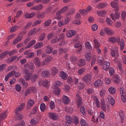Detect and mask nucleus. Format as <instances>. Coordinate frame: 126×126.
Listing matches in <instances>:
<instances>
[{
    "instance_id": "f257e3e1",
    "label": "nucleus",
    "mask_w": 126,
    "mask_h": 126,
    "mask_svg": "<svg viewBox=\"0 0 126 126\" xmlns=\"http://www.w3.org/2000/svg\"><path fill=\"white\" fill-rule=\"evenodd\" d=\"M80 93L78 92L76 95L75 99L78 105V107H79L82 103V98L80 95Z\"/></svg>"
},
{
    "instance_id": "f03ea898",
    "label": "nucleus",
    "mask_w": 126,
    "mask_h": 126,
    "mask_svg": "<svg viewBox=\"0 0 126 126\" xmlns=\"http://www.w3.org/2000/svg\"><path fill=\"white\" fill-rule=\"evenodd\" d=\"M74 47L76 48V51L78 54H80L82 52L81 49L82 48V45L81 43H77L74 45Z\"/></svg>"
},
{
    "instance_id": "7ed1b4c3",
    "label": "nucleus",
    "mask_w": 126,
    "mask_h": 126,
    "mask_svg": "<svg viewBox=\"0 0 126 126\" xmlns=\"http://www.w3.org/2000/svg\"><path fill=\"white\" fill-rule=\"evenodd\" d=\"M24 67L26 68H28L32 70V72H33L34 70H33L34 68V64L31 62H29L27 63L26 64H25L24 66Z\"/></svg>"
},
{
    "instance_id": "20e7f679",
    "label": "nucleus",
    "mask_w": 126,
    "mask_h": 126,
    "mask_svg": "<svg viewBox=\"0 0 126 126\" xmlns=\"http://www.w3.org/2000/svg\"><path fill=\"white\" fill-rule=\"evenodd\" d=\"M48 114L49 118L53 120H56L59 118L58 115L55 113L50 112Z\"/></svg>"
},
{
    "instance_id": "39448f33",
    "label": "nucleus",
    "mask_w": 126,
    "mask_h": 126,
    "mask_svg": "<svg viewBox=\"0 0 126 126\" xmlns=\"http://www.w3.org/2000/svg\"><path fill=\"white\" fill-rule=\"evenodd\" d=\"M52 57L49 56H47L46 59L44 60L41 63L42 65H47L48 63L51 61L52 59Z\"/></svg>"
},
{
    "instance_id": "423d86ee",
    "label": "nucleus",
    "mask_w": 126,
    "mask_h": 126,
    "mask_svg": "<svg viewBox=\"0 0 126 126\" xmlns=\"http://www.w3.org/2000/svg\"><path fill=\"white\" fill-rule=\"evenodd\" d=\"M37 91V89L34 87H30L29 88L26 90L25 96L27 95L30 93L33 92V93H35Z\"/></svg>"
},
{
    "instance_id": "0eeeda50",
    "label": "nucleus",
    "mask_w": 126,
    "mask_h": 126,
    "mask_svg": "<svg viewBox=\"0 0 126 126\" xmlns=\"http://www.w3.org/2000/svg\"><path fill=\"white\" fill-rule=\"evenodd\" d=\"M120 38L119 37H110L109 40L110 42L113 43L117 42L118 45L120 44Z\"/></svg>"
},
{
    "instance_id": "6e6552de",
    "label": "nucleus",
    "mask_w": 126,
    "mask_h": 126,
    "mask_svg": "<svg viewBox=\"0 0 126 126\" xmlns=\"http://www.w3.org/2000/svg\"><path fill=\"white\" fill-rule=\"evenodd\" d=\"M92 78V76L90 74L86 75L82 79L83 81L86 82H88L91 81Z\"/></svg>"
},
{
    "instance_id": "1a4fd4ad",
    "label": "nucleus",
    "mask_w": 126,
    "mask_h": 126,
    "mask_svg": "<svg viewBox=\"0 0 126 126\" xmlns=\"http://www.w3.org/2000/svg\"><path fill=\"white\" fill-rule=\"evenodd\" d=\"M72 122V117L69 116H67L65 117V122L67 126L70 125Z\"/></svg>"
},
{
    "instance_id": "9d476101",
    "label": "nucleus",
    "mask_w": 126,
    "mask_h": 126,
    "mask_svg": "<svg viewBox=\"0 0 126 126\" xmlns=\"http://www.w3.org/2000/svg\"><path fill=\"white\" fill-rule=\"evenodd\" d=\"M76 34V32L73 30H69L67 31L66 36L68 37H71L74 36Z\"/></svg>"
},
{
    "instance_id": "9b49d317",
    "label": "nucleus",
    "mask_w": 126,
    "mask_h": 126,
    "mask_svg": "<svg viewBox=\"0 0 126 126\" xmlns=\"http://www.w3.org/2000/svg\"><path fill=\"white\" fill-rule=\"evenodd\" d=\"M110 55L113 57L117 58L119 56V54L118 51L115 52L114 49H111L110 51Z\"/></svg>"
},
{
    "instance_id": "f8f14e48",
    "label": "nucleus",
    "mask_w": 126,
    "mask_h": 126,
    "mask_svg": "<svg viewBox=\"0 0 126 126\" xmlns=\"http://www.w3.org/2000/svg\"><path fill=\"white\" fill-rule=\"evenodd\" d=\"M62 101L64 104H67L69 103L70 100L68 97L64 95L62 96Z\"/></svg>"
},
{
    "instance_id": "ddd939ff",
    "label": "nucleus",
    "mask_w": 126,
    "mask_h": 126,
    "mask_svg": "<svg viewBox=\"0 0 126 126\" xmlns=\"http://www.w3.org/2000/svg\"><path fill=\"white\" fill-rule=\"evenodd\" d=\"M25 107V104L24 103H22L20 105L18 106V107L15 110V112L17 113H19V111L22 110Z\"/></svg>"
},
{
    "instance_id": "4468645a",
    "label": "nucleus",
    "mask_w": 126,
    "mask_h": 126,
    "mask_svg": "<svg viewBox=\"0 0 126 126\" xmlns=\"http://www.w3.org/2000/svg\"><path fill=\"white\" fill-rule=\"evenodd\" d=\"M110 66V63L109 62L105 61L103 65V68L105 70H107L108 69Z\"/></svg>"
},
{
    "instance_id": "2eb2a0df",
    "label": "nucleus",
    "mask_w": 126,
    "mask_h": 126,
    "mask_svg": "<svg viewBox=\"0 0 126 126\" xmlns=\"http://www.w3.org/2000/svg\"><path fill=\"white\" fill-rule=\"evenodd\" d=\"M35 103L33 99H29L27 101V108L29 109Z\"/></svg>"
},
{
    "instance_id": "dca6fc26",
    "label": "nucleus",
    "mask_w": 126,
    "mask_h": 126,
    "mask_svg": "<svg viewBox=\"0 0 126 126\" xmlns=\"http://www.w3.org/2000/svg\"><path fill=\"white\" fill-rule=\"evenodd\" d=\"M34 12H32L31 13H26L24 16L26 18H30L33 17L35 15Z\"/></svg>"
},
{
    "instance_id": "f3484780",
    "label": "nucleus",
    "mask_w": 126,
    "mask_h": 126,
    "mask_svg": "<svg viewBox=\"0 0 126 126\" xmlns=\"http://www.w3.org/2000/svg\"><path fill=\"white\" fill-rule=\"evenodd\" d=\"M41 76L43 77H48L51 75L49 72L47 70L43 71L41 74Z\"/></svg>"
},
{
    "instance_id": "a211bd4d",
    "label": "nucleus",
    "mask_w": 126,
    "mask_h": 126,
    "mask_svg": "<svg viewBox=\"0 0 126 126\" xmlns=\"http://www.w3.org/2000/svg\"><path fill=\"white\" fill-rule=\"evenodd\" d=\"M62 83L61 81H58L55 83L52 86V88L53 89L57 88L58 87L62 85Z\"/></svg>"
},
{
    "instance_id": "6ab92c4d",
    "label": "nucleus",
    "mask_w": 126,
    "mask_h": 126,
    "mask_svg": "<svg viewBox=\"0 0 126 126\" xmlns=\"http://www.w3.org/2000/svg\"><path fill=\"white\" fill-rule=\"evenodd\" d=\"M104 30L107 34L112 35L114 33V32L112 30L108 28H105Z\"/></svg>"
},
{
    "instance_id": "aec40b11",
    "label": "nucleus",
    "mask_w": 126,
    "mask_h": 126,
    "mask_svg": "<svg viewBox=\"0 0 126 126\" xmlns=\"http://www.w3.org/2000/svg\"><path fill=\"white\" fill-rule=\"evenodd\" d=\"M110 15L112 20H115V19H118L119 18L120 14L116 12L114 14H111Z\"/></svg>"
},
{
    "instance_id": "412c9836",
    "label": "nucleus",
    "mask_w": 126,
    "mask_h": 126,
    "mask_svg": "<svg viewBox=\"0 0 126 126\" xmlns=\"http://www.w3.org/2000/svg\"><path fill=\"white\" fill-rule=\"evenodd\" d=\"M43 5L41 4L38 5L37 6L32 7L31 9L37 11L42 9L43 8Z\"/></svg>"
},
{
    "instance_id": "4be33fe9",
    "label": "nucleus",
    "mask_w": 126,
    "mask_h": 126,
    "mask_svg": "<svg viewBox=\"0 0 126 126\" xmlns=\"http://www.w3.org/2000/svg\"><path fill=\"white\" fill-rule=\"evenodd\" d=\"M33 62L36 65L38 66H40V63L39 59L38 57H35L33 59Z\"/></svg>"
},
{
    "instance_id": "5701e85b",
    "label": "nucleus",
    "mask_w": 126,
    "mask_h": 126,
    "mask_svg": "<svg viewBox=\"0 0 126 126\" xmlns=\"http://www.w3.org/2000/svg\"><path fill=\"white\" fill-rule=\"evenodd\" d=\"M103 83V81L100 79H98L95 81L94 83V85L95 87H100L102 86Z\"/></svg>"
},
{
    "instance_id": "b1692460",
    "label": "nucleus",
    "mask_w": 126,
    "mask_h": 126,
    "mask_svg": "<svg viewBox=\"0 0 126 126\" xmlns=\"http://www.w3.org/2000/svg\"><path fill=\"white\" fill-rule=\"evenodd\" d=\"M19 82L22 84L24 88H26L28 86V83L26 82L25 80L23 79H20L19 81Z\"/></svg>"
},
{
    "instance_id": "393cba45",
    "label": "nucleus",
    "mask_w": 126,
    "mask_h": 126,
    "mask_svg": "<svg viewBox=\"0 0 126 126\" xmlns=\"http://www.w3.org/2000/svg\"><path fill=\"white\" fill-rule=\"evenodd\" d=\"M107 5V4L105 3H100L97 5L96 7L98 9H101L104 8Z\"/></svg>"
},
{
    "instance_id": "a878e982",
    "label": "nucleus",
    "mask_w": 126,
    "mask_h": 126,
    "mask_svg": "<svg viewBox=\"0 0 126 126\" xmlns=\"http://www.w3.org/2000/svg\"><path fill=\"white\" fill-rule=\"evenodd\" d=\"M23 36H19L17 37L13 41V43L15 45L20 41L22 39Z\"/></svg>"
},
{
    "instance_id": "bb28decb",
    "label": "nucleus",
    "mask_w": 126,
    "mask_h": 126,
    "mask_svg": "<svg viewBox=\"0 0 126 126\" xmlns=\"http://www.w3.org/2000/svg\"><path fill=\"white\" fill-rule=\"evenodd\" d=\"M53 50V48L51 46L47 45L46 46V51L47 53H52Z\"/></svg>"
},
{
    "instance_id": "cd10ccee",
    "label": "nucleus",
    "mask_w": 126,
    "mask_h": 126,
    "mask_svg": "<svg viewBox=\"0 0 126 126\" xmlns=\"http://www.w3.org/2000/svg\"><path fill=\"white\" fill-rule=\"evenodd\" d=\"M67 74L63 71H62L60 73V76L62 79H66L67 78Z\"/></svg>"
},
{
    "instance_id": "c85d7f7f",
    "label": "nucleus",
    "mask_w": 126,
    "mask_h": 126,
    "mask_svg": "<svg viewBox=\"0 0 126 126\" xmlns=\"http://www.w3.org/2000/svg\"><path fill=\"white\" fill-rule=\"evenodd\" d=\"M108 100L111 105H113L115 103V101L112 97L110 95H108L107 96Z\"/></svg>"
},
{
    "instance_id": "c756f323",
    "label": "nucleus",
    "mask_w": 126,
    "mask_h": 126,
    "mask_svg": "<svg viewBox=\"0 0 126 126\" xmlns=\"http://www.w3.org/2000/svg\"><path fill=\"white\" fill-rule=\"evenodd\" d=\"M119 45H120V49L123 50L125 46V42L123 39H122L120 41V44Z\"/></svg>"
},
{
    "instance_id": "7c9ffc66",
    "label": "nucleus",
    "mask_w": 126,
    "mask_h": 126,
    "mask_svg": "<svg viewBox=\"0 0 126 126\" xmlns=\"http://www.w3.org/2000/svg\"><path fill=\"white\" fill-rule=\"evenodd\" d=\"M43 42H40L37 43L33 47L35 49H37L41 48L43 46Z\"/></svg>"
},
{
    "instance_id": "2f4dec72",
    "label": "nucleus",
    "mask_w": 126,
    "mask_h": 126,
    "mask_svg": "<svg viewBox=\"0 0 126 126\" xmlns=\"http://www.w3.org/2000/svg\"><path fill=\"white\" fill-rule=\"evenodd\" d=\"M119 115L121 117V121L122 122L124 119V111L122 110H120L119 112Z\"/></svg>"
},
{
    "instance_id": "473e14b6",
    "label": "nucleus",
    "mask_w": 126,
    "mask_h": 126,
    "mask_svg": "<svg viewBox=\"0 0 126 126\" xmlns=\"http://www.w3.org/2000/svg\"><path fill=\"white\" fill-rule=\"evenodd\" d=\"M85 60L88 61H90V59L92 57L91 54L89 53H86L85 54Z\"/></svg>"
},
{
    "instance_id": "72a5a7b5",
    "label": "nucleus",
    "mask_w": 126,
    "mask_h": 126,
    "mask_svg": "<svg viewBox=\"0 0 126 126\" xmlns=\"http://www.w3.org/2000/svg\"><path fill=\"white\" fill-rule=\"evenodd\" d=\"M37 33L36 28H34L32 29L28 33V36H30L32 34L34 35Z\"/></svg>"
},
{
    "instance_id": "f704fd0d",
    "label": "nucleus",
    "mask_w": 126,
    "mask_h": 126,
    "mask_svg": "<svg viewBox=\"0 0 126 126\" xmlns=\"http://www.w3.org/2000/svg\"><path fill=\"white\" fill-rule=\"evenodd\" d=\"M98 15L101 16H103L105 15L106 13V12L105 10L98 11L97 12Z\"/></svg>"
},
{
    "instance_id": "c9c22d12",
    "label": "nucleus",
    "mask_w": 126,
    "mask_h": 126,
    "mask_svg": "<svg viewBox=\"0 0 126 126\" xmlns=\"http://www.w3.org/2000/svg\"><path fill=\"white\" fill-rule=\"evenodd\" d=\"M97 60L98 64L100 65H102L103 64V62L104 61L103 58L102 57L99 56Z\"/></svg>"
},
{
    "instance_id": "e433bc0d",
    "label": "nucleus",
    "mask_w": 126,
    "mask_h": 126,
    "mask_svg": "<svg viewBox=\"0 0 126 126\" xmlns=\"http://www.w3.org/2000/svg\"><path fill=\"white\" fill-rule=\"evenodd\" d=\"M38 75L37 74H35L32 76L31 79V80L32 82H35L38 78Z\"/></svg>"
},
{
    "instance_id": "4c0bfd02",
    "label": "nucleus",
    "mask_w": 126,
    "mask_h": 126,
    "mask_svg": "<svg viewBox=\"0 0 126 126\" xmlns=\"http://www.w3.org/2000/svg\"><path fill=\"white\" fill-rule=\"evenodd\" d=\"M61 14L62 13L59 10L57 12L56 14V16L55 17V18L59 20H61L62 19V18L61 17Z\"/></svg>"
},
{
    "instance_id": "58836bf2",
    "label": "nucleus",
    "mask_w": 126,
    "mask_h": 126,
    "mask_svg": "<svg viewBox=\"0 0 126 126\" xmlns=\"http://www.w3.org/2000/svg\"><path fill=\"white\" fill-rule=\"evenodd\" d=\"M85 61L84 59H81L78 61L77 63L78 65L80 66H83L85 64Z\"/></svg>"
},
{
    "instance_id": "ea45409f",
    "label": "nucleus",
    "mask_w": 126,
    "mask_h": 126,
    "mask_svg": "<svg viewBox=\"0 0 126 126\" xmlns=\"http://www.w3.org/2000/svg\"><path fill=\"white\" fill-rule=\"evenodd\" d=\"M31 73H29L28 74H25L23 76V78L26 81H28L31 79Z\"/></svg>"
},
{
    "instance_id": "a19ab883",
    "label": "nucleus",
    "mask_w": 126,
    "mask_h": 126,
    "mask_svg": "<svg viewBox=\"0 0 126 126\" xmlns=\"http://www.w3.org/2000/svg\"><path fill=\"white\" fill-rule=\"evenodd\" d=\"M50 71L53 75H55L57 72L58 70L55 68H53L51 69Z\"/></svg>"
},
{
    "instance_id": "79ce46f5",
    "label": "nucleus",
    "mask_w": 126,
    "mask_h": 126,
    "mask_svg": "<svg viewBox=\"0 0 126 126\" xmlns=\"http://www.w3.org/2000/svg\"><path fill=\"white\" fill-rule=\"evenodd\" d=\"M52 22V20L51 19H48L47 21H45L44 23V26L46 27H47L49 26Z\"/></svg>"
},
{
    "instance_id": "37998d69",
    "label": "nucleus",
    "mask_w": 126,
    "mask_h": 126,
    "mask_svg": "<svg viewBox=\"0 0 126 126\" xmlns=\"http://www.w3.org/2000/svg\"><path fill=\"white\" fill-rule=\"evenodd\" d=\"M35 42L36 41L35 40H32L29 43L28 45L25 47V48L26 49L30 47L33 45L35 43Z\"/></svg>"
},
{
    "instance_id": "c03bdc74",
    "label": "nucleus",
    "mask_w": 126,
    "mask_h": 126,
    "mask_svg": "<svg viewBox=\"0 0 126 126\" xmlns=\"http://www.w3.org/2000/svg\"><path fill=\"white\" fill-rule=\"evenodd\" d=\"M80 123L82 126H88V124L87 122L85 120L83 119H81L80 121Z\"/></svg>"
},
{
    "instance_id": "a18cd8bd",
    "label": "nucleus",
    "mask_w": 126,
    "mask_h": 126,
    "mask_svg": "<svg viewBox=\"0 0 126 126\" xmlns=\"http://www.w3.org/2000/svg\"><path fill=\"white\" fill-rule=\"evenodd\" d=\"M19 28V27L16 25H15L12 27L11 28L10 30V32H13L16 31Z\"/></svg>"
},
{
    "instance_id": "49530a36",
    "label": "nucleus",
    "mask_w": 126,
    "mask_h": 126,
    "mask_svg": "<svg viewBox=\"0 0 126 126\" xmlns=\"http://www.w3.org/2000/svg\"><path fill=\"white\" fill-rule=\"evenodd\" d=\"M67 81L68 83L70 85L74 84V81L72 78L70 77H68Z\"/></svg>"
},
{
    "instance_id": "de8ad7c7",
    "label": "nucleus",
    "mask_w": 126,
    "mask_h": 126,
    "mask_svg": "<svg viewBox=\"0 0 126 126\" xmlns=\"http://www.w3.org/2000/svg\"><path fill=\"white\" fill-rule=\"evenodd\" d=\"M71 19V17L69 16H67L64 19V23H65V24H67L69 23Z\"/></svg>"
},
{
    "instance_id": "09e8293b",
    "label": "nucleus",
    "mask_w": 126,
    "mask_h": 126,
    "mask_svg": "<svg viewBox=\"0 0 126 126\" xmlns=\"http://www.w3.org/2000/svg\"><path fill=\"white\" fill-rule=\"evenodd\" d=\"M94 48H97L99 47L100 44L99 42L95 39L94 40Z\"/></svg>"
},
{
    "instance_id": "8fccbe9b",
    "label": "nucleus",
    "mask_w": 126,
    "mask_h": 126,
    "mask_svg": "<svg viewBox=\"0 0 126 126\" xmlns=\"http://www.w3.org/2000/svg\"><path fill=\"white\" fill-rule=\"evenodd\" d=\"M113 80L115 83H118L120 82V80L118 76H115L113 77Z\"/></svg>"
},
{
    "instance_id": "3c124183",
    "label": "nucleus",
    "mask_w": 126,
    "mask_h": 126,
    "mask_svg": "<svg viewBox=\"0 0 126 126\" xmlns=\"http://www.w3.org/2000/svg\"><path fill=\"white\" fill-rule=\"evenodd\" d=\"M68 9V7L67 6H65L59 10L62 13H64V12L67 11Z\"/></svg>"
},
{
    "instance_id": "603ef678",
    "label": "nucleus",
    "mask_w": 126,
    "mask_h": 126,
    "mask_svg": "<svg viewBox=\"0 0 126 126\" xmlns=\"http://www.w3.org/2000/svg\"><path fill=\"white\" fill-rule=\"evenodd\" d=\"M18 113L16 114V119L17 120H19L20 119H22L23 118V116L22 115L20 114H18Z\"/></svg>"
},
{
    "instance_id": "864d4df0",
    "label": "nucleus",
    "mask_w": 126,
    "mask_h": 126,
    "mask_svg": "<svg viewBox=\"0 0 126 126\" xmlns=\"http://www.w3.org/2000/svg\"><path fill=\"white\" fill-rule=\"evenodd\" d=\"M7 116L6 112H2L0 114V118L2 119H4Z\"/></svg>"
},
{
    "instance_id": "5fc2aeb1",
    "label": "nucleus",
    "mask_w": 126,
    "mask_h": 126,
    "mask_svg": "<svg viewBox=\"0 0 126 126\" xmlns=\"http://www.w3.org/2000/svg\"><path fill=\"white\" fill-rule=\"evenodd\" d=\"M16 56H13L11 59L8 58L7 60V62L9 63H10L14 61L16 58Z\"/></svg>"
},
{
    "instance_id": "6e6d98bb",
    "label": "nucleus",
    "mask_w": 126,
    "mask_h": 126,
    "mask_svg": "<svg viewBox=\"0 0 126 126\" xmlns=\"http://www.w3.org/2000/svg\"><path fill=\"white\" fill-rule=\"evenodd\" d=\"M75 11V10L74 8H72L70 10L69 12L65 14V15L68 16L74 13Z\"/></svg>"
},
{
    "instance_id": "4d7b16f0",
    "label": "nucleus",
    "mask_w": 126,
    "mask_h": 126,
    "mask_svg": "<svg viewBox=\"0 0 126 126\" xmlns=\"http://www.w3.org/2000/svg\"><path fill=\"white\" fill-rule=\"evenodd\" d=\"M40 108L41 111L43 112L46 110V107L44 103H42L40 105Z\"/></svg>"
},
{
    "instance_id": "13d9d810",
    "label": "nucleus",
    "mask_w": 126,
    "mask_h": 126,
    "mask_svg": "<svg viewBox=\"0 0 126 126\" xmlns=\"http://www.w3.org/2000/svg\"><path fill=\"white\" fill-rule=\"evenodd\" d=\"M23 13V12L22 10H19L16 13V16H15V17L18 18L20 17Z\"/></svg>"
},
{
    "instance_id": "bf43d9fd",
    "label": "nucleus",
    "mask_w": 126,
    "mask_h": 126,
    "mask_svg": "<svg viewBox=\"0 0 126 126\" xmlns=\"http://www.w3.org/2000/svg\"><path fill=\"white\" fill-rule=\"evenodd\" d=\"M121 97L124 96L125 94V90L123 88H121L120 89Z\"/></svg>"
},
{
    "instance_id": "052dcab7",
    "label": "nucleus",
    "mask_w": 126,
    "mask_h": 126,
    "mask_svg": "<svg viewBox=\"0 0 126 126\" xmlns=\"http://www.w3.org/2000/svg\"><path fill=\"white\" fill-rule=\"evenodd\" d=\"M108 90L110 93L112 94H114L116 91L115 89L112 87H110L109 88Z\"/></svg>"
},
{
    "instance_id": "680f3d73",
    "label": "nucleus",
    "mask_w": 126,
    "mask_h": 126,
    "mask_svg": "<svg viewBox=\"0 0 126 126\" xmlns=\"http://www.w3.org/2000/svg\"><path fill=\"white\" fill-rule=\"evenodd\" d=\"M38 122V121L36 118H34L31 120L30 123L31 124L35 125L37 124Z\"/></svg>"
},
{
    "instance_id": "e2e57ef3",
    "label": "nucleus",
    "mask_w": 126,
    "mask_h": 126,
    "mask_svg": "<svg viewBox=\"0 0 126 126\" xmlns=\"http://www.w3.org/2000/svg\"><path fill=\"white\" fill-rule=\"evenodd\" d=\"M106 21L107 24L109 26H111L113 24V21L110 19L108 18L106 19Z\"/></svg>"
},
{
    "instance_id": "0e129e2a",
    "label": "nucleus",
    "mask_w": 126,
    "mask_h": 126,
    "mask_svg": "<svg viewBox=\"0 0 126 126\" xmlns=\"http://www.w3.org/2000/svg\"><path fill=\"white\" fill-rule=\"evenodd\" d=\"M32 23L31 22L28 23L27 25L25 26L24 27V30H27L28 29H29L30 27L32 25Z\"/></svg>"
},
{
    "instance_id": "69168bd1",
    "label": "nucleus",
    "mask_w": 126,
    "mask_h": 126,
    "mask_svg": "<svg viewBox=\"0 0 126 126\" xmlns=\"http://www.w3.org/2000/svg\"><path fill=\"white\" fill-rule=\"evenodd\" d=\"M85 71V69L84 68H82L78 70V72L79 75H81Z\"/></svg>"
},
{
    "instance_id": "338daca9",
    "label": "nucleus",
    "mask_w": 126,
    "mask_h": 126,
    "mask_svg": "<svg viewBox=\"0 0 126 126\" xmlns=\"http://www.w3.org/2000/svg\"><path fill=\"white\" fill-rule=\"evenodd\" d=\"M80 111L81 112L83 115H86V113L85 110V108L84 106H82L81 107L80 109Z\"/></svg>"
},
{
    "instance_id": "774afa93",
    "label": "nucleus",
    "mask_w": 126,
    "mask_h": 126,
    "mask_svg": "<svg viewBox=\"0 0 126 126\" xmlns=\"http://www.w3.org/2000/svg\"><path fill=\"white\" fill-rule=\"evenodd\" d=\"M42 83L43 86L47 87L48 85V81L47 80H45L43 81Z\"/></svg>"
}]
</instances>
